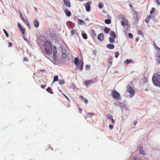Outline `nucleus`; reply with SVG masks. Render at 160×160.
Listing matches in <instances>:
<instances>
[{
    "mask_svg": "<svg viewBox=\"0 0 160 160\" xmlns=\"http://www.w3.org/2000/svg\"><path fill=\"white\" fill-rule=\"evenodd\" d=\"M152 80L154 84L160 87V74L157 73L154 74L152 77Z\"/></svg>",
    "mask_w": 160,
    "mask_h": 160,
    "instance_id": "1",
    "label": "nucleus"
},
{
    "mask_svg": "<svg viewBox=\"0 0 160 160\" xmlns=\"http://www.w3.org/2000/svg\"><path fill=\"white\" fill-rule=\"evenodd\" d=\"M45 50L47 54L50 55L52 52V46L50 42L46 41L44 43Z\"/></svg>",
    "mask_w": 160,
    "mask_h": 160,
    "instance_id": "2",
    "label": "nucleus"
},
{
    "mask_svg": "<svg viewBox=\"0 0 160 160\" xmlns=\"http://www.w3.org/2000/svg\"><path fill=\"white\" fill-rule=\"evenodd\" d=\"M74 63L77 67H78L81 71L82 70L84 64L83 60H80L79 61L78 58H75L74 60Z\"/></svg>",
    "mask_w": 160,
    "mask_h": 160,
    "instance_id": "3",
    "label": "nucleus"
},
{
    "mask_svg": "<svg viewBox=\"0 0 160 160\" xmlns=\"http://www.w3.org/2000/svg\"><path fill=\"white\" fill-rule=\"evenodd\" d=\"M126 89L127 92L129 93V97H133L135 93L134 90L129 85H128L127 86Z\"/></svg>",
    "mask_w": 160,
    "mask_h": 160,
    "instance_id": "4",
    "label": "nucleus"
},
{
    "mask_svg": "<svg viewBox=\"0 0 160 160\" xmlns=\"http://www.w3.org/2000/svg\"><path fill=\"white\" fill-rule=\"evenodd\" d=\"M121 18L122 20L121 21V23L122 26L125 27L126 25H127L128 24V22L127 20H126L124 16L122 15H121Z\"/></svg>",
    "mask_w": 160,
    "mask_h": 160,
    "instance_id": "5",
    "label": "nucleus"
},
{
    "mask_svg": "<svg viewBox=\"0 0 160 160\" xmlns=\"http://www.w3.org/2000/svg\"><path fill=\"white\" fill-rule=\"evenodd\" d=\"M111 95L115 99H118L120 97V94L115 90L112 91Z\"/></svg>",
    "mask_w": 160,
    "mask_h": 160,
    "instance_id": "6",
    "label": "nucleus"
},
{
    "mask_svg": "<svg viewBox=\"0 0 160 160\" xmlns=\"http://www.w3.org/2000/svg\"><path fill=\"white\" fill-rule=\"evenodd\" d=\"M91 3L92 2L91 1H89L86 3H84V5L85 7L86 10L87 12H89L90 11V5L91 4Z\"/></svg>",
    "mask_w": 160,
    "mask_h": 160,
    "instance_id": "7",
    "label": "nucleus"
},
{
    "mask_svg": "<svg viewBox=\"0 0 160 160\" xmlns=\"http://www.w3.org/2000/svg\"><path fill=\"white\" fill-rule=\"evenodd\" d=\"M57 50L56 47L53 46V59L54 60L56 61L57 60Z\"/></svg>",
    "mask_w": 160,
    "mask_h": 160,
    "instance_id": "8",
    "label": "nucleus"
},
{
    "mask_svg": "<svg viewBox=\"0 0 160 160\" xmlns=\"http://www.w3.org/2000/svg\"><path fill=\"white\" fill-rule=\"evenodd\" d=\"M20 18L22 20L23 22L25 24L27 25V26L28 27H29V26H30L29 25V21H28L27 20H25V18H24L23 15L22 14H20Z\"/></svg>",
    "mask_w": 160,
    "mask_h": 160,
    "instance_id": "9",
    "label": "nucleus"
},
{
    "mask_svg": "<svg viewBox=\"0 0 160 160\" xmlns=\"http://www.w3.org/2000/svg\"><path fill=\"white\" fill-rule=\"evenodd\" d=\"M93 81L92 80H89L85 81L84 83L87 87H88L91 83H93Z\"/></svg>",
    "mask_w": 160,
    "mask_h": 160,
    "instance_id": "10",
    "label": "nucleus"
},
{
    "mask_svg": "<svg viewBox=\"0 0 160 160\" xmlns=\"http://www.w3.org/2000/svg\"><path fill=\"white\" fill-rule=\"evenodd\" d=\"M18 27L19 28L20 30L22 32L23 34H24L25 33V30L21 26L20 23H18Z\"/></svg>",
    "mask_w": 160,
    "mask_h": 160,
    "instance_id": "11",
    "label": "nucleus"
},
{
    "mask_svg": "<svg viewBox=\"0 0 160 160\" xmlns=\"http://www.w3.org/2000/svg\"><path fill=\"white\" fill-rule=\"evenodd\" d=\"M35 28H37L39 27V23L37 19H36L33 22Z\"/></svg>",
    "mask_w": 160,
    "mask_h": 160,
    "instance_id": "12",
    "label": "nucleus"
},
{
    "mask_svg": "<svg viewBox=\"0 0 160 160\" xmlns=\"http://www.w3.org/2000/svg\"><path fill=\"white\" fill-rule=\"evenodd\" d=\"M139 153L140 154H142L143 155H146V153L145 151L142 150V147H141L139 148Z\"/></svg>",
    "mask_w": 160,
    "mask_h": 160,
    "instance_id": "13",
    "label": "nucleus"
},
{
    "mask_svg": "<svg viewBox=\"0 0 160 160\" xmlns=\"http://www.w3.org/2000/svg\"><path fill=\"white\" fill-rule=\"evenodd\" d=\"M112 56H109L107 60V62L109 64V65L110 66L112 64Z\"/></svg>",
    "mask_w": 160,
    "mask_h": 160,
    "instance_id": "14",
    "label": "nucleus"
},
{
    "mask_svg": "<svg viewBox=\"0 0 160 160\" xmlns=\"http://www.w3.org/2000/svg\"><path fill=\"white\" fill-rule=\"evenodd\" d=\"M65 4L67 7H70L71 6L70 3V2L68 0H63Z\"/></svg>",
    "mask_w": 160,
    "mask_h": 160,
    "instance_id": "15",
    "label": "nucleus"
},
{
    "mask_svg": "<svg viewBox=\"0 0 160 160\" xmlns=\"http://www.w3.org/2000/svg\"><path fill=\"white\" fill-rule=\"evenodd\" d=\"M98 38L101 41H102L103 39V35L102 33H100L98 37Z\"/></svg>",
    "mask_w": 160,
    "mask_h": 160,
    "instance_id": "16",
    "label": "nucleus"
},
{
    "mask_svg": "<svg viewBox=\"0 0 160 160\" xmlns=\"http://www.w3.org/2000/svg\"><path fill=\"white\" fill-rule=\"evenodd\" d=\"M65 12L68 17H69L71 15V13L70 11L67 9H66L65 10Z\"/></svg>",
    "mask_w": 160,
    "mask_h": 160,
    "instance_id": "17",
    "label": "nucleus"
},
{
    "mask_svg": "<svg viewBox=\"0 0 160 160\" xmlns=\"http://www.w3.org/2000/svg\"><path fill=\"white\" fill-rule=\"evenodd\" d=\"M107 46L108 48L110 49H113L114 48V45L112 44H108L107 45Z\"/></svg>",
    "mask_w": 160,
    "mask_h": 160,
    "instance_id": "18",
    "label": "nucleus"
},
{
    "mask_svg": "<svg viewBox=\"0 0 160 160\" xmlns=\"http://www.w3.org/2000/svg\"><path fill=\"white\" fill-rule=\"evenodd\" d=\"M91 35L92 37L95 38L96 37L97 35L96 34L94 30H92L91 31Z\"/></svg>",
    "mask_w": 160,
    "mask_h": 160,
    "instance_id": "19",
    "label": "nucleus"
},
{
    "mask_svg": "<svg viewBox=\"0 0 160 160\" xmlns=\"http://www.w3.org/2000/svg\"><path fill=\"white\" fill-rule=\"evenodd\" d=\"M78 23L79 24H85V22L83 20L79 19H78Z\"/></svg>",
    "mask_w": 160,
    "mask_h": 160,
    "instance_id": "20",
    "label": "nucleus"
},
{
    "mask_svg": "<svg viewBox=\"0 0 160 160\" xmlns=\"http://www.w3.org/2000/svg\"><path fill=\"white\" fill-rule=\"evenodd\" d=\"M110 35L111 36L112 38H116V36L115 33L114 31H111L110 34Z\"/></svg>",
    "mask_w": 160,
    "mask_h": 160,
    "instance_id": "21",
    "label": "nucleus"
},
{
    "mask_svg": "<svg viewBox=\"0 0 160 160\" xmlns=\"http://www.w3.org/2000/svg\"><path fill=\"white\" fill-rule=\"evenodd\" d=\"M104 22L105 23L109 24L111 23V21L110 19H107L105 20Z\"/></svg>",
    "mask_w": 160,
    "mask_h": 160,
    "instance_id": "22",
    "label": "nucleus"
},
{
    "mask_svg": "<svg viewBox=\"0 0 160 160\" xmlns=\"http://www.w3.org/2000/svg\"><path fill=\"white\" fill-rule=\"evenodd\" d=\"M82 38L84 39H87V38H88L87 36L86 33H83L82 31Z\"/></svg>",
    "mask_w": 160,
    "mask_h": 160,
    "instance_id": "23",
    "label": "nucleus"
},
{
    "mask_svg": "<svg viewBox=\"0 0 160 160\" xmlns=\"http://www.w3.org/2000/svg\"><path fill=\"white\" fill-rule=\"evenodd\" d=\"M113 38L110 37L109 38V41L110 43H114L115 42V39Z\"/></svg>",
    "mask_w": 160,
    "mask_h": 160,
    "instance_id": "24",
    "label": "nucleus"
},
{
    "mask_svg": "<svg viewBox=\"0 0 160 160\" xmlns=\"http://www.w3.org/2000/svg\"><path fill=\"white\" fill-rule=\"evenodd\" d=\"M110 30V29H109L107 27H105L104 29V31L105 33H108L109 32Z\"/></svg>",
    "mask_w": 160,
    "mask_h": 160,
    "instance_id": "25",
    "label": "nucleus"
},
{
    "mask_svg": "<svg viewBox=\"0 0 160 160\" xmlns=\"http://www.w3.org/2000/svg\"><path fill=\"white\" fill-rule=\"evenodd\" d=\"M58 80V75H55L54 76L53 82H56Z\"/></svg>",
    "mask_w": 160,
    "mask_h": 160,
    "instance_id": "26",
    "label": "nucleus"
},
{
    "mask_svg": "<svg viewBox=\"0 0 160 160\" xmlns=\"http://www.w3.org/2000/svg\"><path fill=\"white\" fill-rule=\"evenodd\" d=\"M46 91L49 92L50 93H52L53 92H52V89L49 88V87H48L47 89H46Z\"/></svg>",
    "mask_w": 160,
    "mask_h": 160,
    "instance_id": "27",
    "label": "nucleus"
},
{
    "mask_svg": "<svg viewBox=\"0 0 160 160\" xmlns=\"http://www.w3.org/2000/svg\"><path fill=\"white\" fill-rule=\"evenodd\" d=\"M62 57L63 58H66L68 57V55L64 53H62Z\"/></svg>",
    "mask_w": 160,
    "mask_h": 160,
    "instance_id": "28",
    "label": "nucleus"
},
{
    "mask_svg": "<svg viewBox=\"0 0 160 160\" xmlns=\"http://www.w3.org/2000/svg\"><path fill=\"white\" fill-rule=\"evenodd\" d=\"M103 5L102 3H99L98 5V7L99 9H101L103 7Z\"/></svg>",
    "mask_w": 160,
    "mask_h": 160,
    "instance_id": "29",
    "label": "nucleus"
},
{
    "mask_svg": "<svg viewBox=\"0 0 160 160\" xmlns=\"http://www.w3.org/2000/svg\"><path fill=\"white\" fill-rule=\"evenodd\" d=\"M132 62V60L127 59L124 61V62L126 63V64H128L129 62Z\"/></svg>",
    "mask_w": 160,
    "mask_h": 160,
    "instance_id": "30",
    "label": "nucleus"
},
{
    "mask_svg": "<svg viewBox=\"0 0 160 160\" xmlns=\"http://www.w3.org/2000/svg\"><path fill=\"white\" fill-rule=\"evenodd\" d=\"M3 30L6 36L7 37H8L9 35H8V32H7V31L4 29H3Z\"/></svg>",
    "mask_w": 160,
    "mask_h": 160,
    "instance_id": "31",
    "label": "nucleus"
},
{
    "mask_svg": "<svg viewBox=\"0 0 160 160\" xmlns=\"http://www.w3.org/2000/svg\"><path fill=\"white\" fill-rule=\"evenodd\" d=\"M64 82V81L63 80H60L59 81V84L60 85H62L63 84Z\"/></svg>",
    "mask_w": 160,
    "mask_h": 160,
    "instance_id": "32",
    "label": "nucleus"
},
{
    "mask_svg": "<svg viewBox=\"0 0 160 160\" xmlns=\"http://www.w3.org/2000/svg\"><path fill=\"white\" fill-rule=\"evenodd\" d=\"M106 117L108 119H111L112 118V116L109 114H107Z\"/></svg>",
    "mask_w": 160,
    "mask_h": 160,
    "instance_id": "33",
    "label": "nucleus"
},
{
    "mask_svg": "<svg viewBox=\"0 0 160 160\" xmlns=\"http://www.w3.org/2000/svg\"><path fill=\"white\" fill-rule=\"evenodd\" d=\"M75 31L74 29L72 30L71 31V34L72 35H73L75 34Z\"/></svg>",
    "mask_w": 160,
    "mask_h": 160,
    "instance_id": "34",
    "label": "nucleus"
},
{
    "mask_svg": "<svg viewBox=\"0 0 160 160\" xmlns=\"http://www.w3.org/2000/svg\"><path fill=\"white\" fill-rule=\"evenodd\" d=\"M119 55V52H117L115 53V57L117 58Z\"/></svg>",
    "mask_w": 160,
    "mask_h": 160,
    "instance_id": "35",
    "label": "nucleus"
},
{
    "mask_svg": "<svg viewBox=\"0 0 160 160\" xmlns=\"http://www.w3.org/2000/svg\"><path fill=\"white\" fill-rule=\"evenodd\" d=\"M128 35L129 37L130 38L132 39L133 38V35H132V34L131 33H129Z\"/></svg>",
    "mask_w": 160,
    "mask_h": 160,
    "instance_id": "36",
    "label": "nucleus"
},
{
    "mask_svg": "<svg viewBox=\"0 0 160 160\" xmlns=\"http://www.w3.org/2000/svg\"><path fill=\"white\" fill-rule=\"evenodd\" d=\"M155 12V9L154 8H152L150 10V12L151 14H152L153 12Z\"/></svg>",
    "mask_w": 160,
    "mask_h": 160,
    "instance_id": "37",
    "label": "nucleus"
},
{
    "mask_svg": "<svg viewBox=\"0 0 160 160\" xmlns=\"http://www.w3.org/2000/svg\"><path fill=\"white\" fill-rule=\"evenodd\" d=\"M90 65H89L87 64L86 65L85 67L88 70L90 69Z\"/></svg>",
    "mask_w": 160,
    "mask_h": 160,
    "instance_id": "38",
    "label": "nucleus"
},
{
    "mask_svg": "<svg viewBox=\"0 0 160 160\" xmlns=\"http://www.w3.org/2000/svg\"><path fill=\"white\" fill-rule=\"evenodd\" d=\"M155 48L157 50L160 51V48L158 47V46H155Z\"/></svg>",
    "mask_w": 160,
    "mask_h": 160,
    "instance_id": "39",
    "label": "nucleus"
},
{
    "mask_svg": "<svg viewBox=\"0 0 160 160\" xmlns=\"http://www.w3.org/2000/svg\"><path fill=\"white\" fill-rule=\"evenodd\" d=\"M152 17H153V16L151 14L148 15L147 18L149 19L150 18H151Z\"/></svg>",
    "mask_w": 160,
    "mask_h": 160,
    "instance_id": "40",
    "label": "nucleus"
},
{
    "mask_svg": "<svg viewBox=\"0 0 160 160\" xmlns=\"http://www.w3.org/2000/svg\"><path fill=\"white\" fill-rule=\"evenodd\" d=\"M23 62H27L28 61V59L26 57H24L23 59Z\"/></svg>",
    "mask_w": 160,
    "mask_h": 160,
    "instance_id": "41",
    "label": "nucleus"
},
{
    "mask_svg": "<svg viewBox=\"0 0 160 160\" xmlns=\"http://www.w3.org/2000/svg\"><path fill=\"white\" fill-rule=\"evenodd\" d=\"M87 115H89L90 116H92V115H95V113H92V112H88V113Z\"/></svg>",
    "mask_w": 160,
    "mask_h": 160,
    "instance_id": "42",
    "label": "nucleus"
},
{
    "mask_svg": "<svg viewBox=\"0 0 160 160\" xmlns=\"http://www.w3.org/2000/svg\"><path fill=\"white\" fill-rule=\"evenodd\" d=\"M157 61L158 63H160V56L158 57Z\"/></svg>",
    "mask_w": 160,
    "mask_h": 160,
    "instance_id": "43",
    "label": "nucleus"
},
{
    "mask_svg": "<svg viewBox=\"0 0 160 160\" xmlns=\"http://www.w3.org/2000/svg\"><path fill=\"white\" fill-rule=\"evenodd\" d=\"M109 127L110 129H112L113 128V126L112 125H110L109 126Z\"/></svg>",
    "mask_w": 160,
    "mask_h": 160,
    "instance_id": "44",
    "label": "nucleus"
},
{
    "mask_svg": "<svg viewBox=\"0 0 160 160\" xmlns=\"http://www.w3.org/2000/svg\"><path fill=\"white\" fill-rule=\"evenodd\" d=\"M138 33L140 35V34H142V31H141L140 30H139L138 31Z\"/></svg>",
    "mask_w": 160,
    "mask_h": 160,
    "instance_id": "45",
    "label": "nucleus"
},
{
    "mask_svg": "<svg viewBox=\"0 0 160 160\" xmlns=\"http://www.w3.org/2000/svg\"><path fill=\"white\" fill-rule=\"evenodd\" d=\"M149 19L148 18H146L145 19V21L147 23H148L149 22Z\"/></svg>",
    "mask_w": 160,
    "mask_h": 160,
    "instance_id": "46",
    "label": "nucleus"
},
{
    "mask_svg": "<svg viewBox=\"0 0 160 160\" xmlns=\"http://www.w3.org/2000/svg\"><path fill=\"white\" fill-rule=\"evenodd\" d=\"M46 86V84H45L44 85H41V88H42L43 89H44L45 88V87Z\"/></svg>",
    "mask_w": 160,
    "mask_h": 160,
    "instance_id": "47",
    "label": "nucleus"
},
{
    "mask_svg": "<svg viewBox=\"0 0 160 160\" xmlns=\"http://www.w3.org/2000/svg\"><path fill=\"white\" fill-rule=\"evenodd\" d=\"M156 2H157V4L158 6L159 5H160V2L158 0H155Z\"/></svg>",
    "mask_w": 160,
    "mask_h": 160,
    "instance_id": "48",
    "label": "nucleus"
},
{
    "mask_svg": "<svg viewBox=\"0 0 160 160\" xmlns=\"http://www.w3.org/2000/svg\"><path fill=\"white\" fill-rule=\"evenodd\" d=\"M111 120L112 123H114V120L112 118H111Z\"/></svg>",
    "mask_w": 160,
    "mask_h": 160,
    "instance_id": "49",
    "label": "nucleus"
},
{
    "mask_svg": "<svg viewBox=\"0 0 160 160\" xmlns=\"http://www.w3.org/2000/svg\"><path fill=\"white\" fill-rule=\"evenodd\" d=\"M80 98L82 100H83L84 99V98L82 96H81L80 95Z\"/></svg>",
    "mask_w": 160,
    "mask_h": 160,
    "instance_id": "50",
    "label": "nucleus"
},
{
    "mask_svg": "<svg viewBox=\"0 0 160 160\" xmlns=\"http://www.w3.org/2000/svg\"><path fill=\"white\" fill-rule=\"evenodd\" d=\"M84 102L86 104H87L88 103V101L87 99H85L84 100Z\"/></svg>",
    "mask_w": 160,
    "mask_h": 160,
    "instance_id": "51",
    "label": "nucleus"
},
{
    "mask_svg": "<svg viewBox=\"0 0 160 160\" xmlns=\"http://www.w3.org/2000/svg\"><path fill=\"white\" fill-rule=\"evenodd\" d=\"M9 44V47H11L12 46V43L11 42H9L8 43Z\"/></svg>",
    "mask_w": 160,
    "mask_h": 160,
    "instance_id": "52",
    "label": "nucleus"
},
{
    "mask_svg": "<svg viewBox=\"0 0 160 160\" xmlns=\"http://www.w3.org/2000/svg\"><path fill=\"white\" fill-rule=\"evenodd\" d=\"M34 8L35 10V11L36 12H38V9H37V8H36V7H34Z\"/></svg>",
    "mask_w": 160,
    "mask_h": 160,
    "instance_id": "53",
    "label": "nucleus"
},
{
    "mask_svg": "<svg viewBox=\"0 0 160 160\" xmlns=\"http://www.w3.org/2000/svg\"><path fill=\"white\" fill-rule=\"evenodd\" d=\"M139 37H137L136 39V40L137 42L138 41V40H139Z\"/></svg>",
    "mask_w": 160,
    "mask_h": 160,
    "instance_id": "54",
    "label": "nucleus"
},
{
    "mask_svg": "<svg viewBox=\"0 0 160 160\" xmlns=\"http://www.w3.org/2000/svg\"><path fill=\"white\" fill-rule=\"evenodd\" d=\"M137 123V121H134V125H136Z\"/></svg>",
    "mask_w": 160,
    "mask_h": 160,
    "instance_id": "55",
    "label": "nucleus"
},
{
    "mask_svg": "<svg viewBox=\"0 0 160 160\" xmlns=\"http://www.w3.org/2000/svg\"><path fill=\"white\" fill-rule=\"evenodd\" d=\"M129 6L131 8H132V6L131 5V4H130Z\"/></svg>",
    "mask_w": 160,
    "mask_h": 160,
    "instance_id": "56",
    "label": "nucleus"
},
{
    "mask_svg": "<svg viewBox=\"0 0 160 160\" xmlns=\"http://www.w3.org/2000/svg\"><path fill=\"white\" fill-rule=\"evenodd\" d=\"M64 96L65 97V98L67 99H68V98L65 95H64Z\"/></svg>",
    "mask_w": 160,
    "mask_h": 160,
    "instance_id": "57",
    "label": "nucleus"
},
{
    "mask_svg": "<svg viewBox=\"0 0 160 160\" xmlns=\"http://www.w3.org/2000/svg\"><path fill=\"white\" fill-rule=\"evenodd\" d=\"M43 70H41V71H42ZM43 71H44V70H43Z\"/></svg>",
    "mask_w": 160,
    "mask_h": 160,
    "instance_id": "58",
    "label": "nucleus"
}]
</instances>
